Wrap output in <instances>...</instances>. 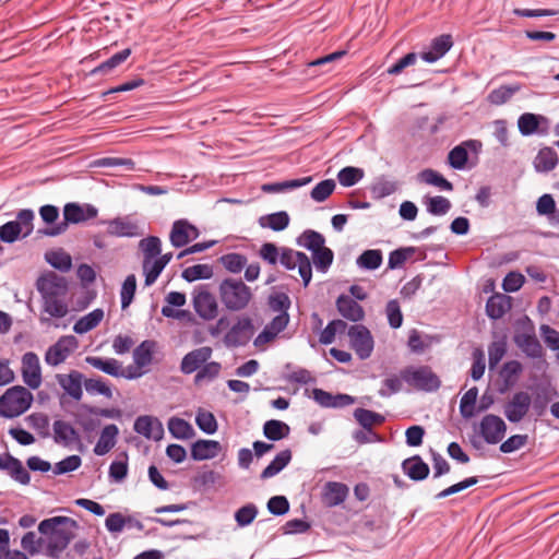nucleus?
<instances>
[{
  "label": "nucleus",
  "mask_w": 559,
  "mask_h": 559,
  "mask_svg": "<svg viewBox=\"0 0 559 559\" xmlns=\"http://www.w3.org/2000/svg\"><path fill=\"white\" fill-rule=\"evenodd\" d=\"M477 432L487 444H497L506 436L507 424L500 416L487 414L480 419Z\"/></svg>",
  "instance_id": "obj_7"
},
{
  "label": "nucleus",
  "mask_w": 559,
  "mask_h": 559,
  "mask_svg": "<svg viewBox=\"0 0 559 559\" xmlns=\"http://www.w3.org/2000/svg\"><path fill=\"white\" fill-rule=\"evenodd\" d=\"M348 336L352 348L361 360L371 356L374 342L370 331L365 325H352L348 329Z\"/></svg>",
  "instance_id": "obj_9"
},
{
  "label": "nucleus",
  "mask_w": 559,
  "mask_h": 559,
  "mask_svg": "<svg viewBox=\"0 0 559 559\" xmlns=\"http://www.w3.org/2000/svg\"><path fill=\"white\" fill-rule=\"evenodd\" d=\"M131 55V49L126 48L117 53L112 55L109 59L102 62L99 66L91 71V75L108 74L122 62H124Z\"/></svg>",
  "instance_id": "obj_40"
},
{
  "label": "nucleus",
  "mask_w": 559,
  "mask_h": 559,
  "mask_svg": "<svg viewBox=\"0 0 559 559\" xmlns=\"http://www.w3.org/2000/svg\"><path fill=\"white\" fill-rule=\"evenodd\" d=\"M136 290V277L134 274H130L126 277L122 283L120 290V301L121 308H128L133 301L134 295Z\"/></svg>",
  "instance_id": "obj_60"
},
{
  "label": "nucleus",
  "mask_w": 559,
  "mask_h": 559,
  "mask_svg": "<svg viewBox=\"0 0 559 559\" xmlns=\"http://www.w3.org/2000/svg\"><path fill=\"white\" fill-rule=\"evenodd\" d=\"M222 445L215 440H198L191 447V457L194 461H204L216 457Z\"/></svg>",
  "instance_id": "obj_28"
},
{
  "label": "nucleus",
  "mask_w": 559,
  "mask_h": 559,
  "mask_svg": "<svg viewBox=\"0 0 559 559\" xmlns=\"http://www.w3.org/2000/svg\"><path fill=\"white\" fill-rule=\"evenodd\" d=\"M35 213L32 209H23L17 212L16 219L0 226V240L5 243L16 241L20 236L28 237L34 230Z\"/></svg>",
  "instance_id": "obj_6"
},
{
  "label": "nucleus",
  "mask_w": 559,
  "mask_h": 559,
  "mask_svg": "<svg viewBox=\"0 0 559 559\" xmlns=\"http://www.w3.org/2000/svg\"><path fill=\"white\" fill-rule=\"evenodd\" d=\"M85 362L111 377L119 378L121 374V362L115 358L87 356Z\"/></svg>",
  "instance_id": "obj_33"
},
{
  "label": "nucleus",
  "mask_w": 559,
  "mask_h": 559,
  "mask_svg": "<svg viewBox=\"0 0 559 559\" xmlns=\"http://www.w3.org/2000/svg\"><path fill=\"white\" fill-rule=\"evenodd\" d=\"M353 415L364 429L372 428L374 425H382L385 421V417L382 414L367 408H356Z\"/></svg>",
  "instance_id": "obj_43"
},
{
  "label": "nucleus",
  "mask_w": 559,
  "mask_h": 559,
  "mask_svg": "<svg viewBox=\"0 0 559 559\" xmlns=\"http://www.w3.org/2000/svg\"><path fill=\"white\" fill-rule=\"evenodd\" d=\"M531 406V396L527 392H516L504 405V415L510 423L521 421Z\"/></svg>",
  "instance_id": "obj_16"
},
{
  "label": "nucleus",
  "mask_w": 559,
  "mask_h": 559,
  "mask_svg": "<svg viewBox=\"0 0 559 559\" xmlns=\"http://www.w3.org/2000/svg\"><path fill=\"white\" fill-rule=\"evenodd\" d=\"M360 269L373 271L382 263V252L378 249L365 250L356 260Z\"/></svg>",
  "instance_id": "obj_48"
},
{
  "label": "nucleus",
  "mask_w": 559,
  "mask_h": 559,
  "mask_svg": "<svg viewBox=\"0 0 559 559\" xmlns=\"http://www.w3.org/2000/svg\"><path fill=\"white\" fill-rule=\"evenodd\" d=\"M254 333L252 319L248 316L238 318L237 322L229 329L224 336V343L227 347L245 346L249 343Z\"/></svg>",
  "instance_id": "obj_8"
},
{
  "label": "nucleus",
  "mask_w": 559,
  "mask_h": 559,
  "mask_svg": "<svg viewBox=\"0 0 559 559\" xmlns=\"http://www.w3.org/2000/svg\"><path fill=\"white\" fill-rule=\"evenodd\" d=\"M98 209L90 203L69 202L63 206V217L72 224H82L94 219Z\"/></svg>",
  "instance_id": "obj_15"
},
{
  "label": "nucleus",
  "mask_w": 559,
  "mask_h": 559,
  "mask_svg": "<svg viewBox=\"0 0 559 559\" xmlns=\"http://www.w3.org/2000/svg\"><path fill=\"white\" fill-rule=\"evenodd\" d=\"M104 318V310L100 308L94 309L90 313L80 318L73 326L76 334H85L96 328Z\"/></svg>",
  "instance_id": "obj_38"
},
{
  "label": "nucleus",
  "mask_w": 559,
  "mask_h": 559,
  "mask_svg": "<svg viewBox=\"0 0 559 559\" xmlns=\"http://www.w3.org/2000/svg\"><path fill=\"white\" fill-rule=\"evenodd\" d=\"M523 370L522 364L519 360H510L503 364L500 376L503 385L499 388V393H504L507 390L515 385L518 377Z\"/></svg>",
  "instance_id": "obj_32"
},
{
  "label": "nucleus",
  "mask_w": 559,
  "mask_h": 559,
  "mask_svg": "<svg viewBox=\"0 0 559 559\" xmlns=\"http://www.w3.org/2000/svg\"><path fill=\"white\" fill-rule=\"evenodd\" d=\"M119 428L115 424L106 425L94 447V453L98 456L107 454L117 443Z\"/></svg>",
  "instance_id": "obj_29"
},
{
  "label": "nucleus",
  "mask_w": 559,
  "mask_h": 559,
  "mask_svg": "<svg viewBox=\"0 0 559 559\" xmlns=\"http://www.w3.org/2000/svg\"><path fill=\"white\" fill-rule=\"evenodd\" d=\"M33 394L22 385L8 389L0 396V416L14 418L25 413L32 405Z\"/></svg>",
  "instance_id": "obj_3"
},
{
  "label": "nucleus",
  "mask_w": 559,
  "mask_h": 559,
  "mask_svg": "<svg viewBox=\"0 0 559 559\" xmlns=\"http://www.w3.org/2000/svg\"><path fill=\"white\" fill-rule=\"evenodd\" d=\"M258 512V507L254 503H247L235 512V521L238 526L246 527L254 521Z\"/></svg>",
  "instance_id": "obj_62"
},
{
  "label": "nucleus",
  "mask_w": 559,
  "mask_h": 559,
  "mask_svg": "<svg viewBox=\"0 0 559 559\" xmlns=\"http://www.w3.org/2000/svg\"><path fill=\"white\" fill-rule=\"evenodd\" d=\"M424 204L429 214L435 216L445 215L451 210V202L442 195L425 197Z\"/></svg>",
  "instance_id": "obj_46"
},
{
  "label": "nucleus",
  "mask_w": 559,
  "mask_h": 559,
  "mask_svg": "<svg viewBox=\"0 0 559 559\" xmlns=\"http://www.w3.org/2000/svg\"><path fill=\"white\" fill-rule=\"evenodd\" d=\"M219 300L229 311H241L252 299V290L241 280L225 278L218 286Z\"/></svg>",
  "instance_id": "obj_2"
},
{
  "label": "nucleus",
  "mask_w": 559,
  "mask_h": 559,
  "mask_svg": "<svg viewBox=\"0 0 559 559\" xmlns=\"http://www.w3.org/2000/svg\"><path fill=\"white\" fill-rule=\"evenodd\" d=\"M193 308L200 318L207 321L215 319L218 313L216 298L204 285L194 289Z\"/></svg>",
  "instance_id": "obj_11"
},
{
  "label": "nucleus",
  "mask_w": 559,
  "mask_h": 559,
  "mask_svg": "<svg viewBox=\"0 0 559 559\" xmlns=\"http://www.w3.org/2000/svg\"><path fill=\"white\" fill-rule=\"evenodd\" d=\"M199 229L187 219L175 221L170 230L169 239L175 248H182L191 240L199 237Z\"/></svg>",
  "instance_id": "obj_17"
},
{
  "label": "nucleus",
  "mask_w": 559,
  "mask_h": 559,
  "mask_svg": "<svg viewBox=\"0 0 559 559\" xmlns=\"http://www.w3.org/2000/svg\"><path fill=\"white\" fill-rule=\"evenodd\" d=\"M511 306L510 296L496 293L486 302V314L491 320H499L511 309Z\"/></svg>",
  "instance_id": "obj_26"
},
{
  "label": "nucleus",
  "mask_w": 559,
  "mask_h": 559,
  "mask_svg": "<svg viewBox=\"0 0 559 559\" xmlns=\"http://www.w3.org/2000/svg\"><path fill=\"white\" fill-rule=\"evenodd\" d=\"M397 182L388 180L384 176L379 177L370 187L374 199H383L396 192Z\"/></svg>",
  "instance_id": "obj_49"
},
{
  "label": "nucleus",
  "mask_w": 559,
  "mask_h": 559,
  "mask_svg": "<svg viewBox=\"0 0 559 559\" xmlns=\"http://www.w3.org/2000/svg\"><path fill=\"white\" fill-rule=\"evenodd\" d=\"M334 260L332 249L323 246L317 251L312 252V261L318 271L326 273Z\"/></svg>",
  "instance_id": "obj_54"
},
{
  "label": "nucleus",
  "mask_w": 559,
  "mask_h": 559,
  "mask_svg": "<svg viewBox=\"0 0 559 559\" xmlns=\"http://www.w3.org/2000/svg\"><path fill=\"white\" fill-rule=\"evenodd\" d=\"M136 433L146 439L159 441L164 437V427L160 420L150 415L139 416L133 425Z\"/></svg>",
  "instance_id": "obj_18"
},
{
  "label": "nucleus",
  "mask_w": 559,
  "mask_h": 559,
  "mask_svg": "<svg viewBox=\"0 0 559 559\" xmlns=\"http://www.w3.org/2000/svg\"><path fill=\"white\" fill-rule=\"evenodd\" d=\"M364 169L346 166L337 173V180L343 187H353L364 178Z\"/></svg>",
  "instance_id": "obj_52"
},
{
  "label": "nucleus",
  "mask_w": 559,
  "mask_h": 559,
  "mask_svg": "<svg viewBox=\"0 0 559 559\" xmlns=\"http://www.w3.org/2000/svg\"><path fill=\"white\" fill-rule=\"evenodd\" d=\"M58 384L74 401H80L83 396L82 384H84V376L78 370H72L68 374L58 373L56 376Z\"/></svg>",
  "instance_id": "obj_20"
},
{
  "label": "nucleus",
  "mask_w": 559,
  "mask_h": 559,
  "mask_svg": "<svg viewBox=\"0 0 559 559\" xmlns=\"http://www.w3.org/2000/svg\"><path fill=\"white\" fill-rule=\"evenodd\" d=\"M296 241L298 246L304 247L312 253L324 246L325 238L317 230L306 229Z\"/></svg>",
  "instance_id": "obj_42"
},
{
  "label": "nucleus",
  "mask_w": 559,
  "mask_h": 559,
  "mask_svg": "<svg viewBox=\"0 0 559 559\" xmlns=\"http://www.w3.org/2000/svg\"><path fill=\"white\" fill-rule=\"evenodd\" d=\"M155 343L143 341L133 350V361L136 366L144 368L152 362Z\"/></svg>",
  "instance_id": "obj_47"
},
{
  "label": "nucleus",
  "mask_w": 559,
  "mask_h": 559,
  "mask_svg": "<svg viewBox=\"0 0 559 559\" xmlns=\"http://www.w3.org/2000/svg\"><path fill=\"white\" fill-rule=\"evenodd\" d=\"M516 326L521 328L522 331L518 330L513 335L515 345L532 359L543 358V346L535 334L533 321L527 316H524L516 321Z\"/></svg>",
  "instance_id": "obj_5"
},
{
  "label": "nucleus",
  "mask_w": 559,
  "mask_h": 559,
  "mask_svg": "<svg viewBox=\"0 0 559 559\" xmlns=\"http://www.w3.org/2000/svg\"><path fill=\"white\" fill-rule=\"evenodd\" d=\"M336 308L343 318L352 322H359L365 317L364 308L348 295L342 294L337 297Z\"/></svg>",
  "instance_id": "obj_21"
},
{
  "label": "nucleus",
  "mask_w": 559,
  "mask_h": 559,
  "mask_svg": "<svg viewBox=\"0 0 559 559\" xmlns=\"http://www.w3.org/2000/svg\"><path fill=\"white\" fill-rule=\"evenodd\" d=\"M312 181V177H304V178H297V179H290L285 180L281 182H271V183H264L262 186V191L267 193H280L287 190H294L304 186H307Z\"/></svg>",
  "instance_id": "obj_37"
},
{
  "label": "nucleus",
  "mask_w": 559,
  "mask_h": 559,
  "mask_svg": "<svg viewBox=\"0 0 559 559\" xmlns=\"http://www.w3.org/2000/svg\"><path fill=\"white\" fill-rule=\"evenodd\" d=\"M453 46L452 36L449 34L440 35L431 40L428 51L421 52L420 57L428 63H433L442 58Z\"/></svg>",
  "instance_id": "obj_24"
},
{
  "label": "nucleus",
  "mask_w": 559,
  "mask_h": 559,
  "mask_svg": "<svg viewBox=\"0 0 559 559\" xmlns=\"http://www.w3.org/2000/svg\"><path fill=\"white\" fill-rule=\"evenodd\" d=\"M293 453L289 449H285L277 453L271 463L262 471L260 478L262 480L272 478L281 473L292 461Z\"/></svg>",
  "instance_id": "obj_31"
},
{
  "label": "nucleus",
  "mask_w": 559,
  "mask_h": 559,
  "mask_svg": "<svg viewBox=\"0 0 559 559\" xmlns=\"http://www.w3.org/2000/svg\"><path fill=\"white\" fill-rule=\"evenodd\" d=\"M22 378L24 383L36 390L41 383V371L38 356L33 352H27L22 357Z\"/></svg>",
  "instance_id": "obj_13"
},
{
  "label": "nucleus",
  "mask_w": 559,
  "mask_h": 559,
  "mask_svg": "<svg viewBox=\"0 0 559 559\" xmlns=\"http://www.w3.org/2000/svg\"><path fill=\"white\" fill-rule=\"evenodd\" d=\"M212 356V348L202 346L187 353L180 364V371L183 374H191L198 372L203 364H205Z\"/></svg>",
  "instance_id": "obj_19"
},
{
  "label": "nucleus",
  "mask_w": 559,
  "mask_h": 559,
  "mask_svg": "<svg viewBox=\"0 0 559 559\" xmlns=\"http://www.w3.org/2000/svg\"><path fill=\"white\" fill-rule=\"evenodd\" d=\"M84 388H85V391L91 395L99 394L107 399L112 397V391H111L110 386L100 377L85 379Z\"/></svg>",
  "instance_id": "obj_55"
},
{
  "label": "nucleus",
  "mask_w": 559,
  "mask_h": 559,
  "mask_svg": "<svg viewBox=\"0 0 559 559\" xmlns=\"http://www.w3.org/2000/svg\"><path fill=\"white\" fill-rule=\"evenodd\" d=\"M349 492V488L344 483L328 481L322 491V499L326 507L333 508L342 504Z\"/></svg>",
  "instance_id": "obj_23"
},
{
  "label": "nucleus",
  "mask_w": 559,
  "mask_h": 559,
  "mask_svg": "<svg viewBox=\"0 0 559 559\" xmlns=\"http://www.w3.org/2000/svg\"><path fill=\"white\" fill-rule=\"evenodd\" d=\"M79 342L73 335L61 336L51 345L45 355V361L50 366H58L78 348Z\"/></svg>",
  "instance_id": "obj_10"
},
{
  "label": "nucleus",
  "mask_w": 559,
  "mask_h": 559,
  "mask_svg": "<svg viewBox=\"0 0 559 559\" xmlns=\"http://www.w3.org/2000/svg\"><path fill=\"white\" fill-rule=\"evenodd\" d=\"M61 297L44 298L43 310L52 318H63L68 313V305Z\"/></svg>",
  "instance_id": "obj_56"
},
{
  "label": "nucleus",
  "mask_w": 559,
  "mask_h": 559,
  "mask_svg": "<svg viewBox=\"0 0 559 559\" xmlns=\"http://www.w3.org/2000/svg\"><path fill=\"white\" fill-rule=\"evenodd\" d=\"M478 397V388L468 389L460 401V414L464 419L473 418L476 415Z\"/></svg>",
  "instance_id": "obj_41"
},
{
  "label": "nucleus",
  "mask_w": 559,
  "mask_h": 559,
  "mask_svg": "<svg viewBox=\"0 0 559 559\" xmlns=\"http://www.w3.org/2000/svg\"><path fill=\"white\" fill-rule=\"evenodd\" d=\"M289 426L277 419H270L263 425V435L271 441H280L289 436Z\"/></svg>",
  "instance_id": "obj_39"
},
{
  "label": "nucleus",
  "mask_w": 559,
  "mask_h": 559,
  "mask_svg": "<svg viewBox=\"0 0 559 559\" xmlns=\"http://www.w3.org/2000/svg\"><path fill=\"white\" fill-rule=\"evenodd\" d=\"M222 370V365L217 361H206L201 366L194 376V383L211 382L216 379Z\"/></svg>",
  "instance_id": "obj_50"
},
{
  "label": "nucleus",
  "mask_w": 559,
  "mask_h": 559,
  "mask_svg": "<svg viewBox=\"0 0 559 559\" xmlns=\"http://www.w3.org/2000/svg\"><path fill=\"white\" fill-rule=\"evenodd\" d=\"M0 469L8 471L10 476L21 485H28L31 481V475L22 462L10 453H5L4 459L0 456Z\"/></svg>",
  "instance_id": "obj_22"
},
{
  "label": "nucleus",
  "mask_w": 559,
  "mask_h": 559,
  "mask_svg": "<svg viewBox=\"0 0 559 559\" xmlns=\"http://www.w3.org/2000/svg\"><path fill=\"white\" fill-rule=\"evenodd\" d=\"M45 258L52 267L61 272H68L72 266L71 255L63 250L47 252Z\"/></svg>",
  "instance_id": "obj_53"
},
{
  "label": "nucleus",
  "mask_w": 559,
  "mask_h": 559,
  "mask_svg": "<svg viewBox=\"0 0 559 559\" xmlns=\"http://www.w3.org/2000/svg\"><path fill=\"white\" fill-rule=\"evenodd\" d=\"M262 227L271 228L274 231H282L289 225V215L285 211L275 212L259 219Z\"/></svg>",
  "instance_id": "obj_45"
},
{
  "label": "nucleus",
  "mask_w": 559,
  "mask_h": 559,
  "mask_svg": "<svg viewBox=\"0 0 559 559\" xmlns=\"http://www.w3.org/2000/svg\"><path fill=\"white\" fill-rule=\"evenodd\" d=\"M139 247L143 252V259H155L162 253V241L156 236H148L139 242Z\"/></svg>",
  "instance_id": "obj_58"
},
{
  "label": "nucleus",
  "mask_w": 559,
  "mask_h": 559,
  "mask_svg": "<svg viewBox=\"0 0 559 559\" xmlns=\"http://www.w3.org/2000/svg\"><path fill=\"white\" fill-rule=\"evenodd\" d=\"M36 288L41 298L63 297L68 292V283L64 277L50 272L38 277Z\"/></svg>",
  "instance_id": "obj_12"
},
{
  "label": "nucleus",
  "mask_w": 559,
  "mask_h": 559,
  "mask_svg": "<svg viewBox=\"0 0 559 559\" xmlns=\"http://www.w3.org/2000/svg\"><path fill=\"white\" fill-rule=\"evenodd\" d=\"M181 276L189 283L197 280H209L213 276V267L209 264H195L185 269Z\"/></svg>",
  "instance_id": "obj_51"
},
{
  "label": "nucleus",
  "mask_w": 559,
  "mask_h": 559,
  "mask_svg": "<svg viewBox=\"0 0 559 559\" xmlns=\"http://www.w3.org/2000/svg\"><path fill=\"white\" fill-rule=\"evenodd\" d=\"M102 224H107V233L115 237H136L139 235V227L136 224L122 218H114L110 221H102Z\"/></svg>",
  "instance_id": "obj_30"
},
{
  "label": "nucleus",
  "mask_w": 559,
  "mask_h": 559,
  "mask_svg": "<svg viewBox=\"0 0 559 559\" xmlns=\"http://www.w3.org/2000/svg\"><path fill=\"white\" fill-rule=\"evenodd\" d=\"M416 251L415 247L399 248L390 252L388 267L391 270L400 269Z\"/></svg>",
  "instance_id": "obj_63"
},
{
  "label": "nucleus",
  "mask_w": 559,
  "mask_h": 559,
  "mask_svg": "<svg viewBox=\"0 0 559 559\" xmlns=\"http://www.w3.org/2000/svg\"><path fill=\"white\" fill-rule=\"evenodd\" d=\"M464 145L475 147L476 145H480V143L476 140H469L461 145L453 147L449 152L448 162L449 165L454 169L461 170L464 169V167L466 166V163L468 160V153Z\"/></svg>",
  "instance_id": "obj_35"
},
{
  "label": "nucleus",
  "mask_w": 559,
  "mask_h": 559,
  "mask_svg": "<svg viewBox=\"0 0 559 559\" xmlns=\"http://www.w3.org/2000/svg\"><path fill=\"white\" fill-rule=\"evenodd\" d=\"M168 430L176 439L187 440L193 437V427L185 419L171 417L168 420Z\"/></svg>",
  "instance_id": "obj_44"
},
{
  "label": "nucleus",
  "mask_w": 559,
  "mask_h": 559,
  "mask_svg": "<svg viewBox=\"0 0 559 559\" xmlns=\"http://www.w3.org/2000/svg\"><path fill=\"white\" fill-rule=\"evenodd\" d=\"M402 469L414 481L426 479L430 472L428 464L419 455L404 460Z\"/></svg>",
  "instance_id": "obj_27"
},
{
  "label": "nucleus",
  "mask_w": 559,
  "mask_h": 559,
  "mask_svg": "<svg viewBox=\"0 0 559 559\" xmlns=\"http://www.w3.org/2000/svg\"><path fill=\"white\" fill-rule=\"evenodd\" d=\"M79 523L69 516H52L38 524V532L47 537L46 556L59 559L75 537Z\"/></svg>",
  "instance_id": "obj_1"
},
{
  "label": "nucleus",
  "mask_w": 559,
  "mask_h": 559,
  "mask_svg": "<svg viewBox=\"0 0 559 559\" xmlns=\"http://www.w3.org/2000/svg\"><path fill=\"white\" fill-rule=\"evenodd\" d=\"M520 87L518 85L515 86H509V85H501L498 88L492 90L488 94V102L492 105H503L507 103L518 91Z\"/></svg>",
  "instance_id": "obj_57"
},
{
  "label": "nucleus",
  "mask_w": 559,
  "mask_h": 559,
  "mask_svg": "<svg viewBox=\"0 0 559 559\" xmlns=\"http://www.w3.org/2000/svg\"><path fill=\"white\" fill-rule=\"evenodd\" d=\"M26 420L41 438H48L50 436L49 417L46 414L33 413L27 416Z\"/></svg>",
  "instance_id": "obj_61"
},
{
  "label": "nucleus",
  "mask_w": 559,
  "mask_h": 559,
  "mask_svg": "<svg viewBox=\"0 0 559 559\" xmlns=\"http://www.w3.org/2000/svg\"><path fill=\"white\" fill-rule=\"evenodd\" d=\"M402 380L411 388L423 392H436L441 380L429 366H408L401 370Z\"/></svg>",
  "instance_id": "obj_4"
},
{
  "label": "nucleus",
  "mask_w": 559,
  "mask_h": 559,
  "mask_svg": "<svg viewBox=\"0 0 559 559\" xmlns=\"http://www.w3.org/2000/svg\"><path fill=\"white\" fill-rule=\"evenodd\" d=\"M333 179H324L317 183L310 192V197L316 202H324L335 190Z\"/></svg>",
  "instance_id": "obj_64"
},
{
  "label": "nucleus",
  "mask_w": 559,
  "mask_h": 559,
  "mask_svg": "<svg viewBox=\"0 0 559 559\" xmlns=\"http://www.w3.org/2000/svg\"><path fill=\"white\" fill-rule=\"evenodd\" d=\"M558 155L552 147H543L534 159V167L538 173H548L558 164Z\"/></svg>",
  "instance_id": "obj_36"
},
{
  "label": "nucleus",
  "mask_w": 559,
  "mask_h": 559,
  "mask_svg": "<svg viewBox=\"0 0 559 559\" xmlns=\"http://www.w3.org/2000/svg\"><path fill=\"white\" fill-rule=\"evenodd\" d=\"M417 180L421 183L433 186L443 191H452L453 183L432 168H425L417 174Z\"/></svg>",
  "instance_id": "obj_34"
},
{
  "label": "nucleus",
  "mask_w": 559,
  "mask_h": 559,
  "mask_svg": "<svg viewBox=\"0 0 559 559\" xmlns=\"http://www.w3.org/2000/svg\"><path fill=\"white\" fill-rule=\"evenodd\" d=\"M53 441L57 444L69 447L73 443H80L79 432L67 421L58 419L53 421Z\"/></svg>",
  "instance_id": "obj_25"
},
{
  "label": "nucleus",
  "mask_w": 559,
  "mask_h": 559,
  "mask_svg": "<svg viewBox=\"0 0 559 559\" xmlns=\"http://www.w3.org/2000/svg\"><path fill=\"white\" fill-rule=\"evenodd\" d=\"M142 269L145 276V286L153 285L160 273L164 271V266L155 259H143Z\"/></svg>",
  "instance_id": "obj_59"
},
{
  "label": "nucleus",
  "mask_w": 559,
  "mask_h": 559,
  "mask_svg": "<svg viewBox=\"0 0 559 559\" xmlns=\"http://www.w3.org/2000/svg\"><path fill=\"white\" fill-rule=\"evenodd\" d=\"M518 128L523 136L532 134H547L549 120L545 116L532 112L522 114L518 119Z\"/></svg>",
  "instance_id": "obj_14"
}]
</instances>
